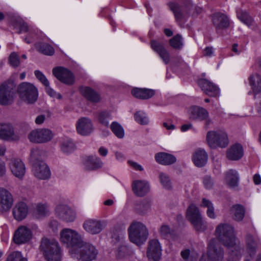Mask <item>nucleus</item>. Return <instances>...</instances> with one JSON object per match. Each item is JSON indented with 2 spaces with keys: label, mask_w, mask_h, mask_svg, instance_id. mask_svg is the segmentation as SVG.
<instances>
[{
  "label": "nucleus",
  "mask_w": 261,
  "mask_h": 261,
  "mask_svg": "<svg viewBox=\"0 0 261 261\" xmlns=\"http://www.w3.org/2000/svg\"><path fill=\"white\" fill-rule=\"evenodd\" d=\"M134 193L138 196H143L149 191V185L141 180L135 181L132 185Z\"/></svg>",
  "instance_id": "33"
},
{
  "label": "nucleus",
  "mask_w": 261,
  "mask_h": 261,
  "mask_svg": "<svg viewBox=\"0 0 261 261\" xmlns=\"http://www.w3.org/2000/svg\"><path fill=\"white\" fill-rule=\"evenodd\" d=\"M212 20L217 31L227 29L230 24L228 16L221 12L213 14L212 16Z\"/></svg>",
  "instance_id": "21"
},
{
  "label": "nucleus",
  "mask_w": 261,
  "mask_h": 261,
  "mask_svg": "<svg viewBox=\"0 0 261 261\" xmlns=\"http://www.w3.org/2000/svg\"><path fill=\"white\" fill-rule=\"evenodd\" d=\"M19 27H20V31L19 32V33H20L21 32H27V31H28L29 30V27H28V24L23 21L20 22Z\"/></svg>",
  "instance_id": "60"
},
{
  "label": "nucleus",
  "mask_w": 261,
  "mask_h": 261,
  "mask_svg": "<svg viewBox=\"0 0 261 261\" xmlns=\"http://www.w3.org/2000/svg\"><path fill=\"white\" fill-rule=\"evenodd\" d=\"M113 133L119 138H122L124 132L122 127L117 122H113L110 126Z\"/></svg>",
  "instance_id": "47"
},
{
  "label": "nucleus",
  "mask_w": 261,
  "mask_h": 261,
  "mask_svg": "<svg viewBox=\"0 0 261 261\" xmlns=\"http://www.w3.org/2000/svg\"><path fill=\"white\" fill-rule=\"evenodd\" d=\"M76 128L77 133L82 136L90 135L93 129L91 120L87 117H82L77 120Z\"/></svg>",
  "instance_id": "23"
},
{
  "label": "nucleus",
  "mask_w": 261,
  "mask_h": 261,
  "mask_svg": "<svg viewBox=\"0 0 261 261\" xmlns=\"http://www.w3.org/2000/svg\"><path fill=\"white\" fill-rule=\"evenodd\" d=\"M76 255L72 256L76 258L79 261H92L95 260L98 254V250L92 244L84 242L75 249L74 252Z\"/></svg>",
  "instance_id": "6"
},
{
  "label": "nucleus",
  "mask_w": 261,
  "mask_h": 261,
  "mask_svg": "<svg viewBox=\"0 0 261 261\" xmlns=\"http://www.w3.org/2000/svg\"><path fill=\"white\" fill-rule=\"evenodd\" d=\"M128 248L126 245H121L117 250L116 256L118 258H122L128 253Z\"/></svg>",
  "instance_id": "51"
},
{
  "label": "nucleus",
  "mask_w": 261,
  "mask_h": 261,
  "mask_svg": "<svg viewBox=\"0 0 261 261\" xmlns=\"http://www.w3.org/2000/svg\"><path fill=\"white\" fill-rule=\"evenodd\" d=\"M53 75L61 82L69 85H72L75 82L73 73L67 68L57 67L53 69Z\"/></svg>",
  "instance_id": "12"
},
{
  "label": "nucleus",
  "mask_w": 261,
  "mask_h": 261,
  "mask_svg": "<svg viewBox=\"0 0 261 261\" xmlns=\"http://www.w3.org/2000/svg\"><path fill=\"white\" fill-rule=\"evenodd\" d=\"M249 81L255 99L256 94L261 92V76L258 73L252 74L250 76Z\"/></svg>",
  "instance_id": "36"
},
{
  "label": "nucleus",
  "mask_w": 261,
  "mask_h": 261,
  "mask_svg": "<svg viewBox=\"0 0 261 261\" xmlns=\"http://www.w3.org/2000/svg\"><path fill=\"white\" fill-rule=\"evenodd\" d=\"M28 206L23 202L17 203L13 208V215L15 219L21 221L24 219L28 213Z\"/></svg>",
  "instance_id": "29"
},
{
  "label": "nucleus",
  "mask_w": 261,
  "mask_h": 261,
  "mask_svg": "<svg viewBox=\"0 0 261 261\" xmlns=\"http://www.w3.org/2000/svg\"><path fill=\"white\" fill-rule=\"evenodd\" d=\"M189 118L194 121H203L209 114L208 111L204 108L193 106L189 110Z\"/></svg>",
  "instance_id": "26"
},
{
  "label": "nucleus",
  "mask_w": 261,
  "mask_h": 261,
  "mask_svg": "<svg viewBox=\"0 0 261 261\" xmlns=\"http://www.w3.org/2000/svg\"><path fill=\"white\" fill-rule=\"evenodd\" d=\"M54 137L51 130L47 128H39L32 130L28 135L31 142L44 143L50 141Z\"/></svg>",
  "instance_id": "10"
},
{
  "label": "nucleus",
  "mask_w": 261,
  "mask_h": 261,
  "mask_svg": "<svg viewBox=\"0 0 261 261\" xmlns=\"http://www.w3.org/2000/svg\"><path fill=\"white\" fill-rule=\"evenodd\" d=\"M155 159L158 163L164 165H171L176 161V159L173 155L166 152L156 153Z\"/></svg>",
  "instance_id": "35"
},
{
  "label": "nucleus",
  "mask_w": 261,
  "mask_h": 261,
  "mask_svg": "<svg viewBox=\"0 0 261 261\" xmlns=\"http://www.w3.org/2000/svg\"><path fill=\"white\" fill-rule=\"evenodd\" d=\"M215 234L224 246L231 249L227 261H240L244 249L240 242H236L233 228L227 224H220L216 228Z\"/></svg>",
  "instance_id": "1"
},
{
  "label": "nucleus",
  "mask_w": 261,
  "mask_h": 261,
  "mask_svg": "<svg viewBox=\"0 0 261 261\" xmlns=\"http://www.w3.org/2000/svg\"><path fill=\"white\" fill-rule=\"evenodd\" d=\"M168 6L173 13L176 21L178 23L187 18L192 7L190 5H180L175 2L169 3Z\"/></svg>",
  "instance_id": "13"
},
{
  "label": "nucleus",
  "mask_w": 261,
  "mask_h": 261,
  "mask_svg": "<svg viewBox=\"0 0 261 261\" xmlns=\"http://www.w3.org/2000/svg\"><path fill=\"white\" fill-rule=\"evenodd\" d=\"M245 241L247 250L250 256L251 257L254 255L259 244V240L258 238H254L251 234L248 233L246 236Z\"/></svg>",
  "instance_id": "32"
},
{
  "label": "nucleus",
  "mask_w": 261,
  "mask_h": 261,
  "mask_svg": "<svg viewBox=\"0 0 261 261\" xmlns=\"http://www.w3.org/2000/svg\"><path fill=\"white\" fill-rule=\"evenodd\" d=\"M58 226V222L56 220H51L49 223V228H51L54 232L57 230Z\"/></svg>",
  "instance_id": "58"
},
{
  "label": "nucleus",
  "mask_w": 261,
  "mask_h": 261,
  "mask_svg": "<svg viewBox=\"0 0 261 261\" xmlns=\"http://www.w3.org/2000/svg\"><path fill=\"white\" fill-rule=\"evenodd\" d=\"M151 48L156 53L165 64L170 62V55L165 47L164 43L155 40L150 41Z\"/></svg>",
  "instance_id": "20"
},
{
  "label": "nucleus",
  "mask_w": 261,
  "mask_h": 261,
  "mask_svg": "<svg viewBox=\"0 0 261 261\" xmlns=\"http://www.w3.org/2000/svg\"><path fill=\"white\" fill-rule=\"evenodd\" d=\"M9 61L10 65L13 67H17L20 64L19 56L15 53H12L9 58Z\"/></svg>",
  "instance_id": "54"
},
{
  "label": "nucleus",
  "mask_w": 261,
  "mask_h": 261,
  "mask_svg": "<svg viewBox=\"0 0 261 261\" xmlns=\"http://www.w3.org/2000/svg\"><path fill=\"white\" fill-rule=\"evenodd\" d=\"M36 35V32L35 30H30L28 36L24 38V41L30 44L34 42L35 39L34 38V35Z\"/></svg>",
  "instance_id": "56"
},
{
  "label": "nucleus",
  "mask_w": 261,
  "mask_h": 261,
  "mask_svg": "<svg viewBox=\"0 0 261 261\" xmlns=\"http://www.w3.org/2000/svg\"><path fill=\"white\" fill-rule=\"evenodd\" d=\"M40 249L46 261H61V249L56 241L42 238Z\"/></svg>",
  "instance_id": "4"
},
{
  "label": "nucleus",
  "mask_w": 261,
  "mask_h": 261,
  "mask_svg": "<svg viewBox=\"0 0 261 261\" xmlns=\"http://www.w3.org/2000/svg\"><path fill=\"white\" fill-rule=\"evenodd\" d=\"M45 119V116L44 115H40L37 117L35 119V123L37 124H41L43 123Z\"/></svg>",
  "instance_id": "64"
},
{
  "label": "nucleus",
  "mask_w": 261,
  "mask_h": 261,
  "mask_svg": "<svg viewBox=\"0 0 261 261\" xmlns=\"http://www.w3.org/2000/svg\"><path fill=\"white\" fill-rule=\"evenodd\" d=\"M233 219L237 221H242L245 214V209L244 206L240 204L233 205L230 208Z\"/></svg>",
  "instance_id": "38"
},
{
  "label": "nucleus",
  "mask_w": 261,
  "mask_h": 261,
  "mask_svg": "<svg viewBox=\"0 0 261 261\" xmlns=\"http://www.w3.org/2000/svg\"><path fill=\"white\" fill-rule=\"evenodd\" d=\"M12 194L6 189L0 187V212H8L13 205Z\"/></svg>",
  "instance_id": "15"
},
{
  "label": "nucleus",
  "mask_w": 261,
  "mask_h": 261,
  "mask_svg": "<svg viewBox=\"0 0 261 261\" xmlns=\"http://www.w3.org/2000/svg\"><path fill=\"white\" fill-rule=\"evenodd\" d=\"M75 148L73 142L71 139L64 140L61 146L62 151L65 153H69L73 151Z\"/></svg>",
  "instance_id": "46"
},
{
  "label": "nucleus",
  "mask_w": 261,
  "mask_h": 261,
  "mask_svg": "<svg viewBox=\"0 0 261 261\" xmlns=\"http://www.w3.org/2000/svg\"><path fill=\"white\" fill-rule=\"evenodd\" d=\"M187 217L197 231H203L206 227V223L203 221L198 208L194 204H191L187 210Z\"/></svg>",
  "instance_id": "9"
},
{
  "label": "nucleus",
  "mask_w": 261,
  "mask_h": 261,
  "mask_svg": "<svg viewBox=\"0 0 261 261\" xmlns=\"http://www.w3.org/2000/svg\"><path fill=\"white\" fill-rule=\"evenodd\" d=\"M97 120L102 125L108 127L109 121L112 119L111 113L107 111H102L97 113Z\"/></svg>",
  "instance_id": "41"
},
{
  "label": "nucleus",
  "mask_w": 261,
  "mask_h": 261,
  "mask_svg": "<svg viewBox=\"0 0 261 261\" xmlns=\"http://www.w3.org/2000/svg\"><path fill=\"white\" fill-rule=\"evenodd\" d=\"M0 139L5 141H17L19 139L18 135L15 133L12 125L9 123H0Z\"/></svg>",
  "instance_id": "18"
},
{
  "label": "nucleus",
  "mask_w": 261,
  "mask_h": 261,
  "mask_svg": "<svg viewBox=\"0 0 261 261\" xmlns=\"http://www.w3.org/2000/svg\"><path fill=\"white\" fill-rule=\"evenodd\" d=\"M127 231L130 241L138 246L144 244L149 235L146 226L137 221H134L130 224Z\"/></svg>",
  "instance_id": "3"
},
{
  "label": "nucleus",
  "mask_w": 261,
  "mask_h": 261,
  "mask_svg": "<svg viewBox=\"0 0 261 261\" xmlns=\"http://www.w3.org/2000/svg\"><path fill=\"white\" fill-rule=\"evenodd\" d=\"M32 234L30 229L26 226L19 227L15 231L13 241L15 244H22L29 242L32 238Z\"/></svg>",
  "instance_id": "17"
},
{
  "label": "nucleus",
  "mask_w": 261,
  "mask_h": 261,
  "mask_svg": "<svg viewBox=\"0 0 261 261\" xmlns=\"http://www.w3.org/2000/svg\"><path fill=\"white\" fill-rule=\"evenodd\" d=\"M171 230L169 226L163 225L159 229L160 236L164 239H167L171 235Z\"/></svg>",
  "instance_id": "52"
},
{
  "label": "nucleus",
  "mask_w": 261,
  "mask_h": 261,
  "mask_svg": "<svg viewBox=\"0 0 261 261\" xmlns=\"http://www.w3.org/2000/svg\"><path fill=\"white\" fill-rule=\"evenodd\" d=\"M146 253L149 259H152L153 261H158L160 259L162 249L158 240L153 239L149 241Z\"/></svg>",
  "instance_id": "19"
},
{
  "label": "nucleus",
  "mask_w": 261,
  "mask_h": 261,
  "mask_svg": "<svg viewBox=\"0 0 261 261\" xmlns=\"http://www.w3.org/2000/svg\"><path fill=\"white\" fill-rule=\"evenodd\" d=\"M16 93L15 86L13 83H4L0 86V104L10 105L13 101Z\"/></svg>",
  "instance_id": "11"
},
{
  "label": "nucleus",
  "mask_w": 261,
  "mask_h": 261,
  "mask_svg": "<svg viewBox=\"0 0 261 261\" xmlns=\"http://www.w3.org/2000/svg\"><path fill=\"white\" fill-rule=\"evenodd\" d=\"M45 87H46V88H45L46 92L50 96L53 97H55L56 96L57 93H56V91L54 89L51 88L49 87V85L47 86H45Z\"/></svg>",
  "instance_id": "62"
},
{
  "label": "nucleus",
  "mask_w": 261,
  "mask_h": 261,
  "mask_svg": "<svg viewBox=\"0 0 261 261\" xmlns=\"http://www.w3.org/2000/svg\"><path fill=\"white\" fill-rule=\"evenodd\" d=\"M198 85L204 92L210 96H217L219 93L218 87L206 79L198 81Z\"/></svg>",
  "instance_id": "25"
},
{
  "label": "nucleus",
  "mask_w": 261,
  "mask_h": 261,
  "mask_svg": "<svg viewBox=\"0 0 261 261\" xmlns=\"http://www.w3.org/2000/svg\"><path fill=\"white\" fill-rule=\"evenodd\" d=\"M83 227L87 232L93 234L99 233L102 229L101 222L93 219L86 221L83 224Z\"/></svg>",
  "instance_id": "30"
},
{
  "label": "nucleus",
  "mask_w": 261,
  "mask_h": 261,
  "mask_svg": "<svg viewBox=\"0 0 261 261\" xmlns=\"http://www.w3.org/2000/svg\"><path fill=\"white\" fill-rule=\"evenodd\" d=\"M60 241L67 248H71L69 251L72 256L76 255L75 249L81 244L83 239L75 230L70 228H64L60 232Z\"/></svg>",
  "instance_id": "5"
},
{
  "label": "nucleus",
  "mask_w": 261,
  "mask_h": 261,
  "mask_svg": "<svg viewBox=\"0 0 261 261\" xmlns=\"http://www.w3.org/2000/svg\"><path fill=\"white\" fill-rule=\"evenodd\" d=\"M206 141L211 148L226 147L229 143L228 136L225 132L219 130L209 131L206 135Z\"/></svg>",
  "instance_id": "7"
},
{
  "label": "nucleus",
  "mask_w": 261,
  "mask_h": 261,
  "mask_svg": "<svg viewBox=\"0 0 261 261\" xmlns=\"http://www.w3.org/2000/svg\"><path fill=\"white\" fill-rule=\"evenodd\" d=\"M213 54L212 47H206L203 50V55L206 57H211Z\"/></svg>",
  "instance_id": "61"
},
{
  "label": "nucleus",
  "mask_w": 261,
  "mask_h": 261,
  "mask_svg": "<svg viewBox=\"0 0 261 261\" xmlns=\"http://www.w3.org/2000/svg\"><path fill=\"white\" fill-rule=\"evenodd\" d=\"M85 167L87 170H95L102 167L103 163L101 160L96 156H90L85 161Z\"/></svg>",
  "instance_id": "37"
},
{
  "label": "nucleus",
  "mask_w": 261,
  "mask_h": 261,
  "mask_svg": "<svg viewBox=\"0 0 261 261\" xmlns=\"http://www.w3.org/2000/svg\"><path fill=\"white\" fill-rule=\"evenodd\" d=\"M200 205L202 207L207 208L206 214L209 218L212 219L215 218L216 216L214 212V207L212 202L211 201L206 198H203L202 199V201Z\"/></svg>",
  "instance_id": "43"
},
{
  "label": "nucleus",
  "mask_w": 261,
  "mask_h": 261,
  "mask_svg": "<svg viewBox=\"0 0 261 261\" xmlns=\"http://www.w3.org/2000/svg\"><path fill=\"white\" fill-rule=\"evenodd\" d=\"M237 16L242 22L248 26L251 25L253 21L252 17L247 12L242 10L237 11Z\"/></svg>",
  "instance_id": "45"
},
{
  "label": "nucleus",
  "mask_w": 261,
  "mask_h": 261,
  "mask_svg": "<svg viewBox=\"0 0 261 261\" xmlns=\"http://www.w3.org/2000/svg\"><path fill=\"white\" fill-rule=\"evenodd\" d=\"M170 45L175 49L180 50L184 45L182 38L179 34H177L171 38L169 40Z\"/></svg>",
  "instance_id": "44"
},
{
  "label": "nucleus",
  "mask_w": 261,
  "mask_h": 261,
  "mask_svg": "<svg viewBox=\"0 0 261 261\" xmlns=\"http://www.w3.org/2000/svg\"><path fill=\"white\" fill-rule=\"evenodd\" d=\"M34 216L39 219L48 215V209L45 204L38 203L34 212Z\"/></svg>",
  "instance_id": "42"
},
{
  "label": "nucleus",
  "mask_w": 261,
  "mask_h": 261,
  "mask_svg": "<svg viewBox=\"0 0 261 261\" xmlns=\"http://www.w3.org/2000/svg\"><path fill=\"white\" fill-rule=\"evenodd\" d=\"M10 168L13 174L18 178H22L25 172L23 163L18 159H12L9 163Z\"/></svg>",
  "instance_id": "24"
},
{
  "label": "nucleus",
  "mask_w": 261,
  "mask_h": 261,
  "mask_svg": "<svg viewBox=\"0 0 261 261\" xmlns=\"http://www.w3.org/2000/svg\"><path fill=\"white\" fill-rule=\"evenodd\" d=\"M204 121V127L205 129H207L209 127V125L212 123V121L211 119L209 117V114H208V116L205 117V119H203Z\"/></svg>",
  "instance_id": "63"
},
{
  "label": "nucleus",
  "mask_w": 261,
  "mask_h": 261,
  "mask_svg": "<svg viewBox=\"0 0 261 261\" xmlns=\"http://www.w3.org/2000/svg\"><path fill=\"white\" fill-rule=\"evenodd\" d=\"M35 46L39 52L43 55L52 56L55 53L54 47L48 43L39 42L36 43Z\"/></svg>",
  "instance_id": "39"
},
{
  "label": "nucleus",
  "mask_w": 261,
  "mask_h": 261,
  "mask_svg": "<svg viewBox=\"0 0 261 261\" xmlns=\"http://www.w3.org/2000/svg\"><path fill=\"white\" fill-rule=\"evenodd\" d=\"M6 173V167L5 163L0 160V177L4 176Z\"/></svg>",
  "instance_id": "59"
},
{
  "label": "nucleus",
  "mask_w": 261,
  "mask_h": 261,
  "mask_svg": "<svg viewBox=\"0 0 261 261\" xmlns=\"http://www.w3.org/2000/svg\"><path fill=\"white\" fill-rule=\"evenodd\" d=\"M207 159L208 155L203 149L198 148L193 154L192 161L196 167H202L205 166Z\"/></svg>",
  "instance_id": "28"
},
{
  "label": "nucleus",
  "mask_w": 261,
  "mask_h": 261,
  "mask_svg": "<svg viewBox=\"0 0 261 261\" xmlns=\"http://www.w3.org/2000/svg\"><path fill=\"white\" fill-rule=\"evenodd\" d=\"M17 90L20 98L28 103H34L37 99V89L32 84L23 82L19 85Z\"/></svg>",
  "instance_id": "8"
},
{
  "label": "nucleus",
  "mask_w": 261,
  "mask_h": 261,
  "mask_svg": "<svg viewBox=\"0 0 261 261\" xmlns=\"http://www.w3.org/2000/svg\"><path fill=\"white\" fill-rule=\"evenodd\" d=\"M225 183L230 189H235L239 185V176L238 172L233 169H230L225 173Z\"/></svg>",
  "instance_id": "31"
},
{
  "label": "nucleus",
  "mask_w": 261,
  "mask_h": 261,
  "mask_svg": "<svg viewBox=\"0 0 261 261\" xmlns=\"http://www.w3.org/2000/svg\"><path fill=\"white\" fill-rule=\"evenodd\" d=\"M150 202L147 199H143L135 204V210L141 215L146 214L150 210Z\"/></svg>",
  "instance_id": "40"
},
{
  "label": "nucleus",
  "mask_w": 261,
  "mask_h": 261,
  "mask_svg": "<svg viewBox=\"0 0 261 261\" xmlns=\"http://www.w3.org/2000/svg\"><path fill=\"white\" fill-rule=\"evenodd\" d=\"M127 163L132 168L136 170L141 171L143 170V167L136 162L132 161H128Z\"/></svg>",
  "instance_id": "57"
},
{
  "label": "nucleus",
  "mask_w": 261,
  "mask_h": 261,
  "mask_svg": "<svg viewBox=\"0 0 261 261\" xmlns=\"http://www.w3.org/2000/svg\"><path fill=\"white\" fill-rule=\"evenodd\" d=\"M41 151L38 149H32L30 154V161L32 163V171L35 177L40 179H47L50 176V172L47 165L40 159Z\"/></svg>",
  "instance_id": "2"
},
{
  "label": "nucleus",
  "mask_w": 261,
  "mask_h": 261,
  "mask_svg": "<svg viewBox=\"0 0 261 261\" xmlns=\"http://www.w3.org/2000/svg\"><path fill=\"white\" fill-rule=\"evenodd\" d=\"M203 184L207 189H211L214 186V180L210 175H205L203 178Z\"/></svg>",
  "instance_id": "55"
},
{
  "label": "nucleus",
  "mask_w": 261,
  "mask_h": 261,
  "mask_svg": "<svg viewBox=\"0 0 261 261\" xmlns=\"http://www.w3.org/2000/svg\"><path fill=\"white\" fill-rule=\"evenodd\" d=\"M55 213L59 219L67 222H72L75 218V212L67 205H58L55 209Z\"/></svg>",
  "instance_id": "16"
},
{
  "label": "nucleus",
  "mask_w": 261,
  "mask_h": 261,
  "mask_svg": "<svg viewBox=\"0 0 261 261\" xmlns=\"http://www.w3.org/2000/svg\"><path fill=\"white\" fill-rule=\"evenodd\" d=\"M132 95L139 99H147L152 97L155 94L153 90L146 88H134L131 92Z\"/></svg>",
  "instance_id": "34"
},
{
  "label": "nucleus",
  "mask_w": 261,
  "mask_h": 261,
  "mask_svg": "<svg viewBox=\"0 0 261 261\" xmlns=\"http://www.w3.org/2000/svg\"><path fill=\"white\" fill-rule=\"evenodd\" d=\"M79 90L82 95L92 103H97L101 100L100 93L90 87L81 86Z\"/></svg>",
  "instance_id": "22"
},
{
  "label": "nucleus",
  "mask_w": 261,
  "mask_h": 261,
  "mask_svg": "<svg viewBox=\"0 0 261 261\" xmlns=\"http://www.w3.org/2000/svg\"><path fill=\"white\" fill-rule=\"evenodd\" d=\"M134 118L137 122L141 125H146L148 123V119L146 114L142 112H137L134 114Z\"/></svg>",
  "instance_id": "49"
},
{
  "label": "nucleus",
  "mask_w": 261,
  "mask_h": 261,
  "mask_svg": "<svg viewBox=\"0 0 261 261\" xmlns=\"http://www.w3.org/2000/svg\"><path fill=\"white\" fill-rule=\"evenodd\" d=\"M34 74L36 78L45 86H49V81L42 72L36 70L34 71Z\"/></svg>",
  "instance_id": "53"
},
{
  "label": "nucleus",
  "mask_w": 261,
  "mask_h": 261,
  "mask_svg": "<svg viewBox=\"0 0 261 261\" xmlns=\"http://www.w3.org/2000/svg\"><path fill=\"white\" fill-rule=\"evenodd\" d=\"M6 261H27V259L22 257L20 252L14 251L8 256Z\"/></svg>",
  "instance_id": "50"
},
{
  "label": "nucleus",
  "mask_w": 261,
  "mask_h": 261,
  "mask_svg": "<svg viewBox=\"0 0 261 261\" xmlns=\"http://www.w3.org/2000/svg\"><path fill=\"white\" fill-rule=\"evenodd\" d=\"M244 154L242 146L239 143L232 145L226 151V157L230 161H238Z\"/></svg>",
  "instance_id": "27"
},
{
  "label": "nucleus",
  "mask_w": 261,
  "mask_h": 261,
  "mask_svg": "<svg viewBox=\"0 0 261 261\" xmlns=\"http://www.w3.org/2000/svg\"><path fill=\"white\" fill-rule=\"evenodd\" d=\"M159 179L161 184L163 187L167 190H170L172 188V183L169 176L163 173H159Z\"/></svg>",
  "instance_id": "48"
},
{
  "label": "nucleus",
  "mask_w": 261,
  "mask_h": 261,
  "mask_svg": "<svg viewBox=\"0 0 261 261\" xmlns=\"http://www.w3.org/2000/svg\"><path fill=\"white\" fill-rule=\"evenodd\" d=\"M216 240L212 239L207 247L206 257L211 261H222L224 258L223 249L216 244Z\"/></svg>",
  "instance_id": "14"
}]
</instances>
